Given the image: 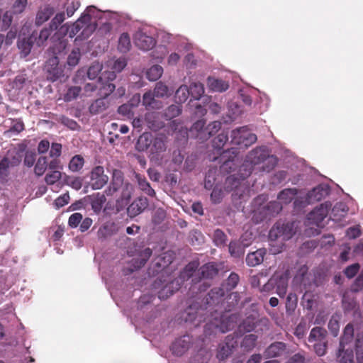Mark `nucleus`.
Segmentation results:
<instances>
[{
    "instance_id": "nucleus-10",
    "label": "nucleus",
    "mask_w": 363,
    "mask_h": 363,
    "mask_svg": "<svg viewBox=\"0 0 363 363\" xmlns=\"http://www.w3.org/2000/svg\"><path fill=\"white\" fill-rule=\"evenodd\" d=\"M148 206L146 198H138L135 200L128 208V212L131 216H135L143 212Z\"/></svg>"
},
{
    "instance_id": "nucleus-31",
    "label": "nucleus",
    "mask_w": 363,
    "mask_h": 363,
    "mask_svg": "<svg viewBox=\"0 0 363 363\" xmlns=\"http://www.w3.org/2000/svg\"><path fill=\"white\" fill-rule=\"evenodd\" d=\"M62 176V173L60 171H50L46 174L45 177V182L48 185H52L58 182Z\"/></svg>"
},
{
    "instance_id": "nucleus-19",
    "label": "nucleus",
    "mask_w": 363,
    "mask_h": 363,
    "mask_svg": "<svg viewBox=\"0 0 363 363\" xmlns=\"http://www.w3.org/2000/svg\"><path fill=\"white\" fill-rule=\"evenodd\" d=\"M54 9L53 8L46 6L43 8H41L36 16L35 23L37 25H41L45 21H47L50 17L53 14Z\"/></svg>"
},
{
    "instance_id": "nucleus-24",
    "label": "nucleus",
    "mask_w": 363,
    "mask_h": 363,
    "mask_svg": "<svg viewBox=\"0 0 363 363\" xmlns=\"http://www.w3.org/2000/svg\"><path fill=\"white\" fill-rule=\"evenodd\" d=\"M84 164V158L81 155L74 156L69 161L68 167L73 172H79L82 169Z\"/></svg>"
},
{
    "instance_id": "nucleus-60",
    "label": "nucleus",
    "mask_w": 363,
    "mask_h": 363,
    "mask_svg": "<svg viewBox=\"0 0 363 363\" xmlns=\"http://www.w3.org/2000/svg\"><path fill=\"white\" fill-rule=\"evenodd\" d=\"M359 265L358 264H354L350 266H349L345 269V274L348 278L353 277L359 271Z\"/></svg>"
},
{
    "instance_id": "nucleus-20",
    "label": "nucleus",
    "mask_w": 363,
    "mask_h": 363,
    "mask_svg": "<svg viewBox=\"0 0 363 363\" xmlns=\"http://www.w3.org/2000/svg\"><path fill=\"white\" fill-rule=\"evenodd\" d=\"M152 142V135L150 133H145L140 135L138 140L137 148L140 151H144L147 149L150 150L151 143Z\"/></svg>"
},
{
    "instance_id": "nucleus-50",
    "label": "nucleus",
    "mask_w": 363,
    "mask_h": 363,
    "mask_svg": "<svg viewBox=\"0 0 363 363\" xmlns=\"http://www.w3.org/2000/svg\"><path fill=\"white\" fill-rule=\"evenodd\" d=\"M213 240L216 245L220 246L224 244L225 235L220 230H216L213 233Z\"/></svg>"
},
{
    "instance_id": "nucleus-62",
    "label": "nucleus",
    "mask_w": 363,
    "mask_h": 363,
    "mask_svg": "<svg viewBox=\"0 0 363 363\" xmlns=\"http://www.w3.org/2000/svg\"><path fill=\"white\" fill-rule=\"evenodd\" d=\"M133 189V188L132 185H130L129 184H125L123 186V194H122L123 199H125L127 201L129 200L131 196Z\"/></svg>"
},
{
    "instance_id": "nucleus-25",
    "label": "nucleus",
    "mask_w": 363,
    "mask_h": 363,
    "mask_svg": "<svg viewBox=\"0 0 363 363\" xmlns=\"http://www.w3.org/2000/svg\"><path fill=\"white\" fill-rule=\"evenodd\" d=\"M123 186V179L120 172H114L113 176V181L107 190L108 194H112Z\"/></svg>"
},
{
    "instance_id": "nucleus-46",
    "label": "nucleus",
    "mask_w": 363,
    "mask_h": 363,
    "mask_svg": "<svg viewBox=\"0 0 363 363\" xmlns=\"http://www.w3.org/2000/svg\"><path fill=\"white\" fill-rule=\"evenodd\" d=\"M227 141H228L227 135L224 133H220L216 138H214V140L213 141V146L216 148L220 149L224 146V145L226 143Z\"/></svg>"
},
{
    "instance_id": "nucleus-48",
    "label": "nucleus",
    "mask_w": 363,
    "mask_h": 363,
    "mask_svg": "<svg viewBox=\"0 0 363 363\" xmlns=\"http://www.w3.org/2000/svg\"><path fill=\"white\" fill-rule=\"evenodd\" d=\"M82 215L79 213L72 214L68 220L69 225L72 228H76L82 220Z\"/></svg>"
},
{
    "instance_id": "nucleus-4",
    "label": "nucleus",
    "mask_w": 363,
    "mask_h": 363,
    "mask_svg": "<svg viewBox=\"0 0 363 363\" xmlns=\"http://www.w3.org/2000/svg\"><path fill=\"white\" fill-rule=\"evenodd\" d=\"M45 69L48 74V79L52 82L63 75V69L59 65V60L56 56H52L47 60Z\"/></svg>"
},
{
    "instance_id": "nucleus-8",
    "label": "nucleus",
    "mask_w": 363,
    "mask_h": 363,
    "mask_svg": "<svg viewBox=\"0 0 363 363\" xmlns=\"http://www.w3.org/2000/svg\"><path fill=\"white\" fill-rule=\"evenodd\" d=\"M281 228L279 226L273 228L269 232V238L271 239L281 238V240H288L295 233L293 231V224H287Z\"/></svg>"
},
{
    "instance_id": "nucleus-45",
    "label": "nucleus",
    "mask_w": 363,
    "mask_h": 363,
    "mask_svg": "<svg viewBox=\"0 0 363 363\" xmlns=\"http://www.w3.org/2000/svg\"><path fill=\"white\" fill-rule=\"evenodd\" d=\"M105 201L106 199L104 196L97 197L92 201L91 207L94 212L99 213L101 211Z\"/></svg>"
},
{
    "instance_id": "nucleus-34",
    "label": "nucleus",
    "mask_w": 363,
    "mask_h": 363,
    "mask_svg": "<svg viewBox=\"0 0 363 363\" xmlns=\"http://www.w3.org/2000/svg\"><path fill=\"white\" fill-rule=\"evenodd\" d=\"M354 334V328L352 324H348L344 330L343 337L340 342L341 347H344V344L352 339Z\"/></svg>"
},
{
    "instance_id": "nucleus-32",
    "label": "nucleus",
    "mask_w": 363,
    "mask_h": 363,
    "mask_svg": "<svg viewBox=\"0 0 363 363\" xmlns=\"http://www.w3.org/2000/svg\"><path fill=\"white\" fill-rule=\"evenodd\" d=\"M47 168H48L47 158L45 157H41L38 160L34 171L36 175L42 176L46 171Z\"/></svg>"
},
{
    "instance_id": "nucleus-17",
    "label": "nucleus",
    "mask_w": 363,
    "mask_h": 363,
    "mask_svg": "<svg viewBox=\"0 0 363 363\" xmlns=\"http://www.w3.org/2000/svg\"><path fill=\"white\" fill-rule=\"evenodd\" d=\"M348 211L347 205L342 202L337 203L333 208L330 218L335 220H339L344 217Z\"/></svg>"
},
{
    "instance_id": "nucleus-64",
    "label": "nucleus",
    "mask_w": 363,
    "mask_h": 363,
    "mask_svg": "<svg viewBox=\"0 0 363 363\" xmlns=\"http://www.w3.org/2000/svg\"><path fill=\"white\" fill-rule=\"evenodd\" d=\"M118 113L121 115L130 116L132 114V107L130 104H123L118 108Z\"/></svg>"
},
{
    "instance_id": "nucleus-47",
    "label": "nucleus",
    "mask_w": 363,
    "mask_h": 363,
    "mask_svg": "<svg viewBox=\"0 0 363 363\" xmlns=\"http://www.w3.org/2000/svg\"><path fill=\"white\" fill-rule=\"evenodd\" d=\"M340 363H353V352L347 350L344 352L340 350Z\"/></svg>"
},
{
    "instance_id": "nucleus-49",
    "label": "nucleus",
    "mask_w": 363,
    "mask_h": 363,
    "mask_svg": "<svg viewBox=\"0 0 363 363\" xmlns=\"http://www.w3.org/2000/svg\"><path fill=\"white\" fill-rule=\"evenodd\" d=\"M48 169L50 171H62L63 169V165L58 158H54L52 159L48 164Z\"/></svg>"
},
{
    "instance_id": "nucleus-42",
    "label": "nucleus",
    "mask_w": 363,
    "mask_h": 363,
    "mask_svg": "<svg viewBox=\"0 0 363 363\" xmlns=\"http://www.w3.org/2000/svg\"><path fill=\"white\" fill-rule=\"evenodd\" d=\"M80 57V52L79 50L74 49L72 51V52L69 55L67 58V64L69 66L74 67L76 66L79 60Z\"/></svg>"
},
{
    "instance_id": "nucleus-23",
    "label": "nucleus",
    "mask_w": 363,
    "mask_h": 363,
    "mask_svg": "<svg viewBox=\"0 0 363 363\" xmlns=\"http://www.w3.org/2000/svg\"><path fill=\"white\" fill-rule=\"evenodd\" d=\"M277 293L281 297H283L286 294L288 286V275L284 274L281 275L279 279L276 282Z\"/></svg>"
},
{
    "instance_id": "nucleus-22",
    "label": "nucleus",
    "mask_w": 363,
    "mask_h": 363,
    "mask_svg": "<svg viewBox=\"0 0 363 363\" xmlns=\"http://www.w3.org/2000/svg\"><path fill=\"white\" fill-rule=\"evenodd\" d=\"M108 106V101L102 97L96 99L94 103H92L89 107L90 112L92 113H98L104 111Z\"/></svg>"
},
{
    "instance_id": "nucleus-29",
    "label": "nucleus",
    "mask_w": 363,
    "mask_h": 363,
    "mask_svg": "<svg viewBox=\"0 0 363 363\" xmlns=\"http://www.w3.org/2000/svg\"><path fill=\"white\" fill-rule=\"evenodd\" d=\"M163 73V68L160 65L151 67L147 72V77L150 81H156L160 79Z\"/></svg>"
},
{
    "instance_id": "nucleus-33",
    "label": "nucleus",
    "mask_w": 363,
    "mask_h": 363,
    "mask_svg": "<svg viewBox=\"0 0 363 363\" xmlns=\"http://www.w3.org/2000/svg\"><path fill=\"white\" fill-rule=\"evenodd\" d=\"M190 94L189 89L186 85H182L176 91L175 97L179 102H184Z\"/></svg>"
},
{
    "instance_id": "nucleus-63",
    "label": "nucleus",
    "mask_w": 363,
    "mask_h": 363,
    "mask_svg": "<svg viewBox=\"0 0 363 363\" xmlns=\"http://www.w3.org/2000/svg\"><path fill=\"white\" fill-rule=\"evenodd\" d=\"M363 289V274H360L356 279L352 289L354 291H359Z\"/></svg>"
},
{
    "instance_id": "nucleus-40",
    "label": "nucleus",
    "mask_w": 363,
    "mask_h": 363,
    "mask_svg": "<svg viewBox=\"0 0 363 363\" xmlns=\"http://www.w3.org/2000/svg\"><path fill=\"white\" fill-rule=\"evenodd\" d=\"M256 340L257 336L255 335H247L245 336L242 340V346L246 348L247 350H250L255 346Z\"/></svg>"
},
{
    "instance_id": "nucleus-1",
    "label": "nucleus",
    "mask_w": 363,
    "mask_h": 363,
    "mask_svg": "<svg viewBox=\"0 0 363 363\" xmlns=\"http://www.w3.org/2000/svg\"><path fill=\"white\" fill-rule=\"evenodd\" d=\"M99 13L100 12L94 6H89L74 23L71 26L63 25L60 28V31L64 35L67 33L70 38H73L83 28L82 35H89L96 28L95 22H93L92 19L99 18Z\"/></svg>"
},
{
    "instance_id": "nucleus-14",
    "label": "nucleus",
    "mask_w": 363,
    "mask_h": 363,
    "mask_svg": "<svg viewBox=\"0 0 363 363\" xmlns=\"http://www.w3.org/2000/svg\"><path fill=\"white\" fill-rule=\"evenodd\" d=\"M189 337L184 336L173 343L172 346V352L178 356L182 355L189 348Z\"/></svg>"
},
{
    "instance_id": "nucleus-41",
    "label": "nucleus",
    "mask_w": 363,
    "mask_h": 363,
    "mask_svg": "<svg viewBox=\"0 0 363 363\" xmlns=\"http://www.w3.org/2000/svg\"><path fill=\"white\" fill-rule=\"evenodd\" d=\"M264 159L261 149H256L252 151L249 155V160L252 164H257Z\"/></svg>"
},
{
    "instance_id": "nucleus-59",
    "label": "nucleus",
    "mask_w": 363,
    "mask_h": 363,
    "mask_svg": "<svg viewBox=\"0 0 363 363\" xmlns=\"http://www.w3.org/2000/svg\"><path fill=\"white\" fill-rule=\"evenodd\" d=\"M223 191L220 189L216 187L213 189V190L211 194V200L213 201V202L218 203L220 201L221 199L223 198Z\"/></svg>"
},
{
    "instance_id": "nucleus-44",
    "label": "nucleus",
    "mask_w": 363,
    "mask_h": 363,
    "mask_svg": "<svg viewBox=\"0 0 363 363\" xmlns=\"http://www.w3.org/2000/svg\"><path fill=\"white\" fill-rule=\"evenodd\" d=\"M28 4V0H16L13 5V12L14 13H21L24 11Z\"/></svg>"
},
{
    "instance_id": "nucleus-35",
    "label": "nucleus",
    "mask_w": 363,
    "mask_h": 363,
    "mask_svg": "<svg viewBox=\"0 0 363 363\" xmlns=\"http://www.w3.org/2000/svg\"><path fill=\"white\" fill-rule=\"evenodd\" d=\"M152 92L157 98H162L168 96V88L162 82H158Z\"/></svg>"
},
{
    "instance_id": "nucleus-15",
    "label": "nucleus",
    "mask_w": 363,
    "mask_h": 363,
    "mask_svg": "<svg viewBox=\"0 0 363 363\" xmlns=\"http://www.w3.org/2000/svg\"><path fill=\"white\" fill-rule=\"evenodd\" d=\"M236 317L235 315H231L229 317H223L222 321L220 324L217 323V320H216L215 323L213 324L215 327L218 329L222 333H225L232 328H233L235 325V320Z\"/></svg>"
},
{
    "instance_id": "nucleus-52",
    "label": "nucleus",
    "mask_w": 363,
    "mask_h": 363,
    "mask_svg": "<svg viewBox=\"0 0 363 363\" xmlns=\"http://www.w3.org/2000/svg\"><path fill=\"white\" fill-rule=\"evenodd\" d=\"M321 189L320 187L314 188L309 194H308V203L320 201L322 199V194H320Z\"/></svg>"
},
{
    "instance_id": "nucleus-38",
    "label": "nucleus",
    "mask_w": 363,
    "mask_h": 363,
    "mask_svg": "<svg viewBox=\"0 0 363 363\" xmlns=\"http://www.w3.org/2000/svg\"><path fill=\"white\" fill-rule=\"evenodd\" d=\"M9 162L7 157L0 162V182H4L8 176V168Z\"/></svg>"
},
{
    "instance_id": "nucleus-57",
    "label": "nucleus",
    "mask_w": 363,
    "mask_h": 363,
    "mask_svg": "<svg viewBox=\"0 0 363 363\" xmlns=\"http://www.w3.org/2000/svg\"><path fill=\"white\" fill-rule=\"evenodd\" d=\"M65 19V16L64 13H58L55 15L54 18L52 20L50 27L53 29L57 28L58 25L62 23Z\"/></svg>"
},
{
    "instance_id": "nucleus-2",
    "label": "nucleus",
    "mask_w": 363,
    "mask_h": 363,
    "mask_svg": "<svg viewBox=\"0 0 363 363\" xmlns=\"http://www.w3.org/2000/svg\"><path fill=\"white\" fill-rule=\"evenodd\" d=\"M256 140V135L250 133L245 127L233 130L231 132V142L234 144L248 147Z\"/></svg>"
},
{
    "instance_id": "nucleus-36",
    "label": "nucleus",
    "mask_w": 363,
    "mask_h": 363,
    "mask_svg": "<svg viewBox=\"0 0 363 363\" xmlns=\"http://www.w3.org/2000/svg\"><path fill=\"white\" fill-rule=\"evenodd\" d=\"M102 65L99 62H94L89 68L87 72L88 77L90 79H94L98 74L101 71Z\"/></svg>"
},
{
    "instance_id": "nucleus-18",
    "label": "nucleus",
    "mask_w": 363,
    "mask_h": 363,
    "mask_svg": "<svg viewBox=\"0 0 363 363\" xmlns=\"http://www.w3.org/2000/svg\"><path fill=\"white\" fill-rule=\"evenodd\" d=\"M143 104L147 108H159L160 107V103L157 100L155 94L151 91L144 94Z\"/></svg>"
},
{
    "instance_id": "nucleus-58",
    "label": "nucleus",
    "mask_w": 363,
    "mask_h": 363,
    "mask_svg": "<svg viewBox=\"0 0 363 363\" xmlns=\"http://www.w3.org/2000/svg\"><path fill=\"white\" fill-rule=\"evenodd\" d=\"M69 201V196L68 194H64L59 196L55 201V203L57 208H60L67 204Z\"/></svg>"
},
{
    "instance_id": "nucleus-26",
    "label": "nucleus",
    "mask_w": 363,
    "mask_h": 363,
    "mask_svg": "<svg viewBox=\"0 0 363 363\" xmlns=\"http://www.w3.org/2000/svg\"><path fill=\"white\" fill-rule=\"evenodd\" d=\"M296 194L295 189H287L283 190L278 196V199L280 203H288L294 199Z\"/></svg>"
},
{
    "instance_id": "nucleus-11",
    "label": "nucleus",
    "mask_w": 363,
    "mask_h": 363,
    "mask_svg": "<svg viewBox=\"0 0 363 363\" xmlns=\"http://www.w3.org/2000/svg\"><path fill=\"white\" fill-rule=\"evenodd\" d=\"M99 95L106 98L110 95L115 89V86L110 82L107 78H104L102 75L98 80Z\"/></svg>"
},
{
    "instance_id": "nucleus-43",
    "label": "nucleus",
    "mask_w": 363,
    "mask_h": 363,
    "mask_svg": "<svg viewBox=\"0 0 363 363\" xmlns=\"http://www.w3.org/2000/svg\"><path fill=\"white\" fill-rule=\"evenodd\" d=\"M52 28H44L43 29L38 35V39L37 40V45L38 46L43 45L44 43L48 39L49 36L51 35Z\"/></svg>"
},
{
    "instance_id": "nucleus-5",
    "label": "nucleus",
    "mask_w": 363,
    "mask_h": 363,
    "mask_svg": "<svg viewBox=\"0 0 363 363\" xmlns=\"http://www.w3.org/2000/svg\"><path fill=\"white\" fill-rule=\"evenodd\" d=\"M330 203H325L321 204L319 207L315 208L312 212L308 214V219L309 223L315 224L317 226L323 227L322 222L328 213V210L330 208Z\"/></svg>"
},
{
    "instance_id": "nucleus-7",
    "label": "nucleus",
    "mask_w": 363,
    "mask_h": 363,
    "mask_svg": "<svg viewBox=\"0 0 363 363\" xmlns=\"http://www.w3.org/2000/svg\"><path fill=\"white\" fill-rule=\"evenodd\" d=\"M91 186L94 189H101L108 182V177L104 174V168L96 167L91 172Z\"/></svg>"
},
{
    "instance_id": "nucleus-27",
    "label": "nucleus",
    "mask_w": 363,
    "mask_h": 363,
    "mask_svg": "<svg viewBox=\"0 0 363 363\" xmlns=\"http://www.w3.org/2000/svg\"><path fill=\"white\" fill-rule=\"evenodd\" d=\"M326 335V330L320 327L313 328L308 337L309 342L321 341Z\"/></svg>"
},
{
    "instance_id": "nucleus-12",
    "label": "nucleus",
    "mask_w": 363,
    "mask_h": 363,
    "mask_svg": "<svg viewBox=\"0 0 363 363\" xmlns=\"http://www.w3.org/2000/svg\"><path fill=\"white\" fill-rule=\"evenodd\" d=\"M165 150L166 145L162 136L157 137L152 140L150 150L152 158H157V156Z\"/></svg>"
},
{
    "instance_id": "nucleus-13",
    "label": "nucleus",
    "mask_w": 363,
    "mask_h": 363,
    "mask_svg": "<svg viewBox=\"0 0 363 363\" xmlns=\"http://www.w3.org/2000/svg\"><path fill=\"white\" fill-rule=\"evenodd\" d=\"M286 347L282 342H278L272 344L266 350L264 354L268 358L279 357L285 352Z\"/></svg>"
},
{
    "instance_id": "nucleus-6",
    "label": "nucleus",
    "mask_w": 363,
    "mask_h": 363,
    "mask_svg": "<svg viewBox=\"0 0 363 363\" xmlns=\"http://www.w3.org/2000/svg\"><path fill=\"white\" fill-rule=\"evenodd\" d=\"M134 42L137 47L143 50H149L155 45V40L142 30L138 31L134 35Z\"/></svg>"
},
{
    "instance_id": "nucleus-51",
    "label": "nucleus",
    "mask_w": 363,
    "mask_h": 363,
    "mask_svg": "<svg viewBox=\"0 0 363 363\" xmlns=\"http://www.w3.org/2000/svg\"><path fill=\"white\" fill-rule=\"evenodd\" d=\"M329 330L331 331L334 336H337L339 331V323L335 316H333L328 323Z\"/></svg>"
},
{
    "instance_id": "nucleus-53",
    "label": "nucleus",
    "mask_w": 363,
    "mask_h": 363,
    "mask_svg": "<svg viewBox=\"0 0 363 363\" xmlns=\"http://www.w3.org/2000/svg\"><path fill=\"white\" fill-rule=\"evenodd\" d=\"M165 211L162 208H157L154 211L152 220L155 223H160L165 218Z\"/></svg>"
},
{
    "instance_id": "nucleus-54",
    "label": "nucleus",
    "mask_w": 363,
    "mask_h": 363,
    "mask_svg": "<svg viewBox=\"0 0 363 363\" xmlns=\"http://www.w3.org/2000/svg\"><path fill=\"white\" fill-rule=\"evenodd\" d=\"M80 91L81 89L79 86L71 87L66 94V100L70 101L75 99L79 94Z\"/></svg>"
},
{
    "instance_id": "nucleus-21",
    "label": "nucleus",
    "mask_w": 363,
    "mask_h": 363,
    "mask_svg": "<svg viewBox=\"0 0 363 363\" xmlns=\"http://www.w3.org/2000/svg\"><path fill=\"white\" fill-rule=\"evenodd\" d=\"M208 86L213 91H225L228 88V84L223 80L208 77Z\"/></svg>"
},
{
    "instance_id": "nucleus-39",
    "label": "nucleus",
    "mask_w": 363,
    "mask_h": 363,
    "mask_svg": "<svg viewBox=\"0 0 363 363\" xmlns=\"http://www.w3.org/2000/svg\"><path fill=\"white\" fill-rule=\"evenodd\" d=\"M65 182L75 190H79L82 186V179L80 177H67Z\"/></svg>"
},
{
    "instance_id": "nucleus-16",
    "label": "nucleus",
    "mask_w": 363,
    "mask_h": 363,
    "mask_svg": "<svg viewBox=\"0 0 363 363\" xmlns=\"http://www.w3.org/2000/svg\"><path fill=\"white\" fill-rule=\"evenodd\" d=\"M264 255L265 250L263 249H259L255 252L249 253L246 258L247 264L252 267L259 264L262 262Z\"/></svg>"
},
{
    "instance_id": "nucleus-3",
    "label": "nucleus",
    "mask_w": 363,
    "mask_h": 363,
    "mask_svg": "<svg viewBox=\"0 0 363 363\" xmlns=\"http://www.w3.org/2000/svg\"><path fill=\"white\" fill-rule=\"evenodd\" d=\"M203 125L204 122L199 121L194 124L193 129L199 132L197 137L202 140H206L220 130L221 123L218 121H214L210 123L204 130H202Z\"/></svg>"
},
{
    "instance_id": "nucleus-55",
    "label": "nucleus",
    "mask_w": 363,
    "mask_h": 363,
    "mask_svg": "<svg viewBox=\"0 0 363 363\" xmlns=\"http://www.w3.org/2000/svg\"><path fill=\"white\" fill-rule=\"evenodd\" d=\"M180 113L181 109L178 105H172L168 108L166 115L168 118H172L179 116Z\"/></svg>"
},
{
    "instance_id": "nucleus-28",
    "label": "nucleus",
    "mask_w": 363,
    "mask_h": 363,
    "mask_svg": "<svg viewBox=\"0 0 363 363\" xmlns=\"http://www.w3.org/2000/svg\"><path fill=\"white\" fill-rule=\"evenodd\" d=\"M189 91L194 99H199L204 94V88L200 82H192Z\"/></svg>"
},
{
    "instance_id": "nucleus-56",
    "label": "nucleus",
    "mask_w": 363,
    "mask_h": 363,
    "mask_svg": "<svg viewBox=\"0 0 363 363\" xmlns=\"http://www.w3.org/2000/svg\"><path fill=\"white\" fill-rule=\"evenodd\" d=\"M62 152V145L60 143H52L50 151V156L57 158L60 156Z\"/></svg>"
},
{
    "instance_id": "nucleus-37",
    "label": "nucleus",
    "mask_w": 363,
    "mask_h": 363,
    "mask_svg": "<svg viewBox=\"0 0 363 363\" xmlns=\"http://www.w3.org/2000/svg\"><path fill=\"white\" fill-rule=\"evenodd\" d=\"M218 271L213 264H208L201 269V273L203 277L211 278L217 274Z\"/></svg>"
},
{
    "instance_id": "nucleus-9",
    "label": "nucleus",
    "mask_w": 363,
    "mask_h": 363,
    "mask_svg": "<svg viewBox=\"0 0 363 363\" xmlns=\"http://www.w3.org/2000/svg\"><path fill=\"white\" fill-rule=\"evenodd\" d=\"M126 66V61L124 58H119L116 60L108 62V67L112 69L111 72L105 71L103 72L104 78H107L109 81H113L116 78V72H121Z\"/></svg>"
},
{
    "instance_id": "nucleus-61",
    "label": "nucleus",
    "mask_w": 363,
    "mask_h": 363,
    "mask_svg": "<svg viewBox=\"0 0 363 363\" xmlns=\"http://www.w3.org/2000/svg\"><path fill=\"white\" fill-rule=\"evenodd\" d=\"M114 226L113 223H107L104 225L102 228H101L99 231L98 234L99 237H106L107 235H110L111 233L109 231L112 228V227Z\"/></svg>"
},
{
    "instance_id": "nucleus-30",
    "label": "nucleus",
    "mask_w": 363,
    "mask_h": 363,
    "mask_svg": "<svg viewBox=\"0 0 363 363\" xmlns=\"http://www.w3.org/2000/svg\"><path fill=\"white\" fill-rule=\"evenodd\" d=\"M131 47L130 39L127 33H122L118 40V48L121 52H125Z\"/></svg>"
}]
</instances>
